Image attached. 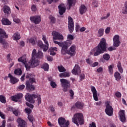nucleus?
<instances>
[{
	"label": "nucleus",
	"mask_w": 127,
	"mask_h": 127,
	"mask_svg": "<svg viewBox=\"0 0 127 127\" xmlns=\"http://www.w3.org/2000/svg\"><path fill=\"white\" fill-rule=\"evenodd\" d=\"M43 56V53L39 51L37 53H36V50L34 49L32 53V59L27 63L25 60L23 58H20L18 59L19 62H22L25 65V68L27 71L30 69V68H34L36 66L39 65V61L37 59L41 58Z\"/></svg>",
	"instance_id": "1"
},
{
	"label": "nucleus",
	"mask_w": 127,
	"mask_h": 127,
	"mask_svg": "<svg viewBox=\"0 0 127 127\" xmlns=\"http://www.w3.org/2000/svg\"><path fill=\"white\" fill-rule=\"evenodd\" d=\"M54 42L56 44L59 45L61 47H62L61 52L63 55H65V54H68L70 56H74V55H75L76 50V46L75 45L71 46L69 48V50H67L68 46L72 44L71 41H67L65 42L64 43H62L60 42L54 40Z\"/></svg>",
	"instance_id": "2"
},
{
	"label": "nucleus",
	"mask_w": 127,
	"mask_h": 127,
	"mask_svg": "<svg viewBox=\"0 0 127 127\" xmlns=\"http://www.w3.org/2000/svg\"><path fill=\"white\" fill-rule=\"evenodd\" d=\"M94 56H99L100 54H103L107 52V42L105 38H102L98 45L93 49Z\"/></svg>",
	"instance_id": "3"
},
{
	"label": "nucleus",
	"mask_w": 127,
	"mask_h": 127,
	"mask_svg": "<svg viewBox=\"0 0 127 127\" xmlns=\"http://www.w3.org/2000/svg\"><path fill=\"white\" fill-rule=\"evenodd\" d=\"M31 74H27L26 76V78L27 79H29V80H27L26 82V89L29 92H32V91H34L35 90V86L32 85L33 83H36V81L35 78L33 77H31Z\"/></svg>",
	"instance_id": "4"
},
{
	"label": "nucleus",
	"mask_w": 127,
	"mask_h": 127,
	"mask_svg": "<svg viewBox=\"0 0 127 127\" xmlns=\"http://www.w3.org/2000/svg\"><path fill=\"white\" fill-rule=\"evenodd\" d=\"M84 122L83 114L81 113L75 114L72 118V123L75 124L76 126H79V125H84Z\"/></svg>",
	"instance_id": "5"
},
{
	"label": "nucleus",
	"mask_w": 127,
	"mask_h": 127,
	"mask_svg": "<svg viewBox=\"0 0 127 127\" xmlns=\"http://www.w3.org/2000/svg\"><path fill=\"white\" fill-rule=\"evenodd\" d=\"M43 41H44L46 45L43 44V43L41 41H39L38 42V46L40 48H42L43 51L46 52L48 50V46H49V44H48V41L46 40V37L43 35Z\"/></svg>",
	"instance_id": "6"
},
{
	"label": "nucleus",
	"mask_w": 127,
	"mask_h": 127,
	"mask_svg": "<svg viewBox=\"0 0 127 127\" xmlns=\"http://www.w3.org/2000/svg\"><path fill=\"white\" fill-rule=\"evenodd\" d=\"M25 99L29 103H31V104H34L35 101L38 102V105L41 104V98L40 96H25Z\"/></svg>",
	"instance_id": "7"
},
{
	"label": "nucleus",
	"mask_w": 127,
	"mask_h": 127,
	"mask_svg": "<svg viewBox=\"0 0 127 127\" xmlns=\"http://www.w3.org/2000/svg\"><path fill=\"white\" fill-rule=\"evenodd\" d=\"M62 87L63 88L64 92H67L68 89L70 88V82L66 79L62 78L60 79Z\"/></svg>",
	"instance_id": "8"
},
{
	"label": "nucleus",
	"mask_w": 127,
	"mask_h": 127,
	"mask_svg": "<svg viewBox=\"0 0 127 127\" xmlns=\"http://www.w3.org/2000/svg\"><path fill=\"white\" fill-rule=\"evenodd\" d=\"M110 101H107L105 104L106 105V107L105 109V113L108 116L111 117L113 115V112H114V109L112 106L110 105Z\"/></svg>",
	"instance_id": "9"
},
{
	"label": "nucleus",
	"mask_w": 127,
	"mask_h": 127,
	"mask_svg": "<svg viewBox=\"0 0 127 127\" xmlns=\"http://www.w3.org/2000/svg\"><path fill=\"white\" fill-rule=\"evenodd\" d=\"M58 123L61 127H68V126L70 125L69 121H66V120L63 117L59 118Z\"/></svg>",
	"instance_id": "10"
},
{
	"label": "nucleus",
	"mask_w": 127,
	"mask_h": 127,
	"mask_svg": "<svg viewBox=\"0 0 127 127\" xmlns=\"http://www.w3.org/2000/svg\"><path fill=\"white\" fill-rule=\"evenodd\" d=\"M52 35H53L54 40H63L64 39V37L63 35L60 34V33L54 31L52 33Z\"/></svg>",
	"instance_id": "11"
},
{
	"label": "nucleus",
	"mask_w": 127,
	"mask_h": 127,
	"mask_svg": "<svg viewBox=\"0 0 127 127\" xmlns=\"http://www.w3.org/2000/svg\"><path fill=\"white\" fill-rule=\"evenodd\" d=\"M68 30L70 33L74 31V21L71 17H68Z\"/></svg>",
	"instance_id": "12"
},
{
	"label": "nucleus",
	"mask_w": 127,
	"mask_h": 127,
	"mask_svg": "<svg viewBox=\"0 0 127 127\" xmlns=\"http://www.w3.org/2000/svg\"><path fill=\"white\" fill-rule=\"evenodd\" d=\"M113 46L114 47H119L120 44H121V41H120V36L119 35H116L113 38Z\"/></svg>",
	"instance_id": "13"
},
{
	"label": "nucleus",
	"mask_w": 127,
	"mask_h": 127,
	"mask_svg": "<svg viewBox=\"0 0 127 127\" xmlns=\"http://www.w3.org/2000/svg\"><path fill=\"white\" fill-rule=\"evenodd\" d=\"M59 13L60 15H63L66 12V7L64 3H61L58 6Z\"/></svg>",
	"instance_id": "14"
},
{
	"label": "nucleus",
	"mask_w": 127,
	"mask_h": 127,
	"mask_svg": "<svg viewBox=\"0 0 127 127\" xmlns=\"http://www.w3.org/2000/svg\"><path fill=\"white\" fill-rule=\"evenodd\" d=\"M30 19L35 24H38L41 21V18L39 16L30 17Z\"/></svg>",
	"instance_id": "15"
},
{
	"label": "nucleus",
	"mask_w": 127,
	"mask_h": 127,
	"mask_svg": "<svg viewBox=\"0 0 127 127\" xmlns=\"http://www.w3.org/2000/svg\"><path fill=\"white\" fill-rule=\"evenodd\" d=\"M17 122L18 123V127H27L26 122L22 119L20 118H18Z\"/></svg>",
	"instance_id": "16"
},
{
	"label": "nucleus",
	"mask_w": 127,
	"mask_h": 127,
	"mask_svg": "<svg viewBox=\"0 0 127 127\" xmlns=\"http://www.w3.org/2000/svg\"><path fill=\"white\" fill-rule=\"evenodd\" d=\"M72 73L74 75H80L81 73V69H80L79 65L75 64L74 68L72 70Z\"/></svg>",
	"instance_id": "17"
},
{
	"label": "nucleus",
	"mask_w": 127,
	"mask_h": 127,
	"mask_svg": "<svg viewBox=\"0 0 127 127\" xmlns=\"http://www.w3.org/2000/svg\"><path fill=\"white\" fill-rule=\"evenodd\" d=\"M76 0H67V9L70 10L71 9V7H73V6H75L76 4Z\"/></svg>",
	"instance_id": "18"
},
{
	"label": "nucleus",
	"mask_w": 127,
	"mask_h": 127,
	"mask_svg": "<svg viewBox=\"0 0 127 127\" xmlns=\"http://www.w3.org/2000/svg\"><path fill=\"white\" fill-rule=\"evenodd\" d=\"M119 117L120 121L122 123H126V114H125V110H121L119 113Z\"/></svg>",
	"instance_id": "19"
},
{
	"label": "nucleus",
	"mask_w": 127,
	"mask_h": 127,
	"mask_svg": "<svg viewBox=\"0 0 127 127\" xmlns=\"http://www.w3.org/2000/svg\"><path fill=\"white\" fill-rule=\"evenodd\" d=\"M8 36L4 30L0 28V40H3L2 38H7Z\"/></svg>",
	"instance_id": "20"
},
{
	"label": "nucleus",
	"mask_w": 127,
	"mask_h": 127,
	"mask_svg": "<svg viewBox=\"0 0 127 127\" xmlns=\"http://www.w3.org/2000/svg\"><path fill=\"white\" fill-rule=\"evenodd\" d=\"M4 13H5V14H10L11 11H10V8L8 7L7 5H4L2 8Z\"/></svg>",
	"instance_id": "21"
},
{
	"label": "nucleus",
	"mask_w": 127,
	"mask_h": 127,
	"mask_svg": "<svg viewBox=\"0 0 127 127\" xmlns=\"http://www.w3.org/2000/svg\"><path fill=\"white\" fill-rule=\"evenodd\" d=\"M79 11L80 14H84L87 11V7L84 4L81 5L79 7Z\"/></svg>",
	"instance_id": "22"
},
{
	"label": "nucleus",
	"mask_w": 127,
	"mask_h": 127,
	"mask_svg": "<svg viewBox=\"0 0 127 127\" xmlns=\"http://www.w3.org/2000/svg\"><path fill=\"white\" fill-rule=\"evenodd\" d=\"M9 77L10 78V81L11 84H15L18 82V80L16 78L13 77L10 73H9Z\"/></svg>",
	"instance_id": "23"
},
{
	"label": "nucleus",
	"mask_w": 127,
	"mask_h": 127,
	"mask_svg": "<svg viewBox=\"0 0 127 127\" xmlns=\"http://www.w3.org/2000/svg\"><path fill=\"white\" fill-rule=\"evenodd\" d=\"M1 22L4 25H10L11 22L7 18H3L2 19Z\"/></svg>",
	"instance_id": "24"
},
{
	"label": "nucleus",
	"mask_w": 127,
	"mask_h": 127,
	"mask_svg": "<svg viewBox=\"0 0 127 127\" xmlns=\"http://www.w3.org/2000/svg\"><path fill=\"white\" fill-rule=\"evenodd\" d=\"M22 98L21 96H13L11 97V99L13 102H18Z\"/></svg>",
	"instance_id": "25"
},
{
	"label": "nucleus",
	"mask_w": 127,
	"mask_h": 127,
	"mask_svg": "<svg viewBox=\"0 0 127 127\" xmlns=\"http://www.w3.org/2000/svg\"><path fill=\"white\" fill-rule=\"evenodd\" d=\"M76 108H77V109H79L80 110H82V109H83V108H84V104H83V103L82 102H77L75 103V105Z\"/></svg>",
	"instance_id": "26"
},
{
	"label": "nucleus",
	"mask_w": 127,
	"mask_h": 127,
	"mask_svg": "<svg viewBox=\"0 0 127 127\" xmlns=\"http://www.w3.org/2000/svg\"><path fill=\"white\" fill-rule=\"evenodd\" d=\"M59 76L61 78H66V77H70V73L65 72L60 73Z\"/></svg>",
	"instance_id": "27"
},
{
	"label": "nucleus",
	"mask_w": 127,
	"mask_h": 127,
	"mask_svg": "<svg viewBox=\"0 0 127 127\" xmlns=\"http://www.w3.org/2000/svg\"><path fill=\"white\" fill-rule=\"evenodd\" d=\"M12 38L14 40H19V39L21 38L20 34L18 32L15 33L13 35Z\"/></svg>",
	"instance_id": "28"
},
{
	"label": "nucleus",
	"mask_w": 127,
	"mask_h": 127,
	"mask_svg": "<svg viewBox=\"0 0 127 127\" xmlns=\"http://www.w3.org/2000/svg\"><path fill=\"white\" fill-rule=\"evenodd\" d=\"M114 77L116 78V81H120V80L122 79V76H121V74H120L119 72L118 71H116L115 73Z\"/></svg>",
	"instance_id": "29"
},
{
	"label": "nucleus",
	"mask_w": 127,
	"mask_h": 127,
	"mask_svg": "<svg viewBox=\"0 0 127 127\" xmlns=\"http://www.w3.org/2000/svg\"><path fill=\"white\" fill-rule=\"evenodd\" d=\"M122 13H124V14H127V1L125 2V7H123L122 8Z\"/></svg>",
	"instance_id": "30"
},
{
	"label": "nucleus",
	"mask_w": 127,
	"mask_h": 127,
	"mask_svg": "<svg viewBox=\"0 0 127 127\" xmlns=\"http://www.w3.org/2000/svg\"><path fill=\"white\" fill-rule=\"evenodd\" d=\"M58 69L59 72H65V71H66V69L62 65H59L58 66Z\"/></svg>",
	"instance_id": "31"
},
{
	"label": "nucleus",
	"mask_w": 127,
	"mask_h": 127,
	"mask_svg": "<svg viewBox=\"0 0 127 127\" xmlns=\"http://www.w3.org/2000/svg\"><path fill=\"white\" fill-rule=\"evenodd\" d=\"M0 43L2 44L4 48H7L8 44L4 40H0Z\"/></svg>",
	"instance_id": "32"
},
{
	"label": "nucleus",
	"mask_w": 127,
	"mask_h": 127,
	"mask_svg": "<svg viewBox=\"0 0 127 127\" xmlns=\"http://www.w3.org/2000/svg\"><path fill=\"white\" fill-rule=\"evenodd\" d=\"M103 58L106 60V61H109L110 60V59L111 58V57L110 56V55L109 54H105L103 56Z\"/></svg>",
	"instance_id": "33"
},
{
	"label": "nucleus",
	"mask_w": 127,
	"mask_h": 127,
	"mask_svg": "<svg viewBox=\"0 0 127 127\" xmlns=\"http://www.w3.org/2000/svg\"><path fill=\"white\" fill-rule=\"evenodd\" d=\"M22 74V71L21 69H17L14 70V74L15 75H21Z\"/></svg>",
	"instance_id": "34"
},
{
	"label": "nucleus",
	"mask_w": 127,
	"mask_h": 127,
	"mask_svg": "<svg viewBox=\"0 0 127 127\" xmlns=\"http://www.w3.org/2000/svg\"><path fill=\"white\" fill-rule=\"evenodd\" d=\"M103 35H104V29H99L98 30V36L101 37V36H103Z\"/></svg>",
	"instance_id": "35"
},
{
	"label": "nucleus",
	"mask_w": 127,
	"mask_h": 127,
	"mask_svg": "<svg viewBox=\"0 0 127 127\" xmlns=\"http://www.w3.org/2000/svg\"><path fill=\"white\" fill-rule=\"evenodd\" d=\"M0 102L3 104H5L6 103V100L5 99V97L3 96H0Z\"/></svg>",
	"instance_id": "36"
},
{
	"label": "nucleus",
	"mask_w": 127,
	"mask_h": 127,
	"mask_svg": "<svg viewBox=\"0 0 127 127\" xmlns=\"http://www.w3.org/2000/svg\"><path fill=\"white\" fill-rule=\"evenodd\" d=\"M91 91L93 93V96H98V94H97V90H96L95 87L91 86Z\"/></svg>",
	"instance_id": "37"
},
{
	"label": "nucleus",
	"mask_w": 127,
	"mask_h": 127,
	"mask_svg": "<svg viewBox=\"0 0 127 127\" xmlns=\"http://www.w3.org/2000/svg\"><path fill=\"white\" fill-rule=\"evenodd\" d=\"M13 114H14L16 117L20 114V112H19V110L18 109H14L13 111Z\"/></svg>",
	"instance_id": "38"
},
{
	"label": "nucleus",
	"mask_w": 127,
	"mask_h": 127,
	"mask_svg": "<svg viewBox=\"0 0 127 127\" xmlns=\"http://www.w3.org/2000/svg\"><path fill=\"white\" fill-rule=\"evenodd\" d=\"M42 68H43L45 71H48V69H49V65H48V64H43Z\"/></svg>",
	"instance_id": "39"
},
{
	"label": "nucleus",
	"mask_w": 127,
	"mask_h": 127,
	"mask_svg": "<svg viewBox=\"0 0 127 127\" xmlns=\"http://www.w3.org/2000/svg\"><path fill=\"white\" fill-rule=\"evenodd\" d=\"M28 119L29 121L31 122V123H32V124H33V122L34 121V118H33V116H32V115H28Z\"/></svg>",
	"instance_id": "40"
},
{
	"label": "nucleus",
	"mask_w": 127,
	"mask_h": 127,
	"mask_svg": "<svg viewBox=\"0 0 127 127\" xmlns=\"http://www.w3.org/2000/svg\"><path fill=\"white\" fill-rule=\"evenodd\" d=\"M49 18L50 19L52 23H55V21H56L55 17L51 15L49 17Z\"/></svg>",
	"instance_id": "41"
},
{
	"label": "nucleus",
	"mask_w": 127,
	"mask_h": 127,
	"mask_svg": "<svg viewBox=\"0 0 127 127\" xmlns=\"http://www.w3.org/2000/svg\"><path fill=\"white\" fill-rule=\"evenodd\" d=\"M29 42L30 43L32 44V45H35V40L33 38H31L29 40Z\"/></svg>",
	"instance_id": "42"
},
{
	"label": "nucleus",
	"mask_w": 127,
	"mask_h": 127,
	"mask_svg": "<svg viewBox=\"0 0 127 127\" xmlns=\"http://www.w3.org/2000/svg\"><path fill=\"white\" fill-rule=\"evenodd\" d=\"M25 88V85L22 84L20 85H19L17 87V90H23Z\"/></svg>",
	"instance_id": "43"
},
{
	"label": "nucleus",
	"mask_w": 127,
	"mask_h": 127,
	"mask_svg": "<svg viewBox=\"0 0 127 127\" xmlns=\"http://www.w3.org/2000/svg\"><path fill=\"white\" fill-rule=\"evenodd\" d=\"M108 68H109V72L110 73V74H113V65H110L108 66Z\"/></svg>",
	"instance_id": "44"
},
{
	"label": "nucleus",
	"mask_w": 127,
	"mask_h": 127,
	"mask_svg": "<svg viewBox=\"0 0 127 127\" xmlns=\"http://www.w3.org/2000/svg\"><path fill=\"white\" fill-rule=\"evenodd\" d=\"M51 86L53 88H56V87H57V85H56V83L54 81L51 82Z\"/></svg>",
	"instance_id": "45"
},
{
	"label": "nucleus",
	"mask_w": 127,
	"mask_h": 127,
	"mask_svg": "<svg viewBox=\"0 0 127 127\" xmlns=\"http://www.w3.org/2000/svg\"><path fill=\"white\" fill-rule=\"evenodd\" d=\"M25 111L26 112V113H27V114L28 115H30V114L31 113V109H29V108H26L25 109Z\"/></svg>",
	"instance_id": "46"
},
{
	"label": "nucleus",
	"mask_w": 127,
	"mask_h": 127,
	"mask_svg": "<svg viewBox=\"0 0 127 127\" xmlns=\"http://www.w3.org/2000/svg\"><path fill=\"white\" fill-rule=\"evenodd\" d=\"M75 25H76L75 30L76 32H78V31H80V26L78 23H76Z\"/></svg>",
	"instance_id": "47"
},
{
	"label": "nucleus",
	"mask_w": 127,
	"mask_h": 127,
	"mask_svg": "<svg viewBox=\"0 0 127 127\" xmlns=\"http://www.w3.org/2000/svg\"><path fill=\"white\" fill-rule=\"evenodd\" d=\"M31 9L32 11H36V9H37V8H36V5L34 4L32 5L31 7Z\"/></svg>",
	"instance_id": "48"
},
{
	"label": "nucleus",
	"mask_w": 127,
	"mask_h": 127,
	"mask_svg": "<svg viewBox=\"0 0 127 127\" xmlns=\"http://www.w3.org/2000/svg\"><path fill=\"white\" fill-rule=\"evenodd\" d=\"M67 38L69 40H73V39H74V36H73L72 35H68Z\"/></svg>",
	"instance_id": "49"
},
{
	"label": "nucleus",
	"mask_w": 127,
	"mask_h": 127,
	"mask_svg": "<svg viewBox=\"0 0 127 127\" xmlns=\"http://www.w3.org/2000/svg\"><path fill=\"white\" fill-rule=\"evenodd\" d=\"M26 106H27V107H29V108H31V109H33V105L29 104L27 102L26 103Z\"/></svg>",
	"instance_id": "50"
},
{
	"label": "nucleus",
	"mask_w": 127,
	"mask_h": 127,
	"mask_svg": "<svg viewBox=\"0 0 127 127\" xmlns=\"http://www.w3.org/2000/svg\"><path fill=\"white\" fill-rule=\"evenodd\" d=\"M13 20L14 22H16V23H19V22H20V20L19 19L13 18Z\"/></svg>",
	"instance_id": "51"
},
{
	"label": "nucleus",
	"mask_w": 127,
	"mask_h": 127,
	"mask_svg": "<svg viewBox=\"0 0 127 127\" xmlns=\"http://www.w3.org/2000/svg\"><path fill=\"white\" fill-rule=\"evenodd\" d=\"M97 72L98 73H102L103 72V67H100L97 69Z\"/></svg>",
	"instance_id": "52"
},
{
	"label": "nucleus",
	"mask_w": 127,
	"mask_h": 127,
	"mask_svg": "<svg viewBox=\"0 0 127 127\" xmlns=\"http://www.w3.org/2000/svg\"><path fill=\"white\" fill-rule=\"evenodd\" d=\"M110 30H111V28L110 27H107L105 30V33L106 34L110 33Z\"/></svg>",
	"instance_id": "53"
},
{
	"label": "nucleus",
	"mask_w": 127,
	"mask_h": 127,
	"mask_svg": "<svg viewBox=\"0 0 127 127\" xmlns=\"http://www.w3.org/2000/svg\"><path fill=\"white\" fill-rule=\"evenodd\" d=\"M15 109V108H12V107H8V111H9V112H12L13 113V110Z\"/></svg>",
	"instance_id": "54"
},
{
	"label": "nucleus",
	"mask_w": 127,
	"mask_h": 127,
	"mask_svg": "<svg viewBox=\"0 0 127 127\" xmlns=\"http://www.w3.org/2000/svg\"><path fill=\"white\" fill-rule=\"evenodd\" d=\"M86 30V28L85 27H81L79 31L80 32H84Z\"/></svg>",
	"instance_id": "55"
},
{
	"label": "nucleus",
	"mask_w": 127,
	"mask_h": 127,
	"mask_svg": "<svg viewBox=\"0 0 127 127\" xmlns=\"http://www.w3.org/2000/svg\"><path fill=\"white\" fill-rule=\"evenodd\" d=\"M86 62L88 64H91L92 63H93V62L91 60H90L89 59H86Z\"/></svg>",
	"instance_id": "56"
},
{
	"label": "nucleus",
	"mask_w": 127,
	"mask_h": 127,
	"mask_svg": "<svg viewBox=\"0 0 127 127\" xmlns=\"http://www.w3.org/2000/svg\"><path fill=\"white\" fill-rule=\"evenodd\" d=\"M50 51H53L54 52V51H57V48H56V47L51 48L50 49Z\"/></svg>",
	"instance_id": "57"
},
{
	"label": "nucleus",
	"mask_w": 127,
	"mask_h": 127,
	"mask_svg": "<svg viewBox=\"0 0 127 127\" xmlns=\"http://www.w3.org/2000/svg\"><path fill=\"white\" fill-rule=\"evenodd\" d=\"M89 127H96V123L92 122L91 124H90Z\"/></svg>",
	"instance_id": "58"
},
{
	"label": "nucleus",
	"mask_w": 127,
	"mask_h": 127,
	"mask_svg": "<svg viewBox=\"0 0 127 127\" xmlns=\"http://www.w3.org/2000/svg\"><path fill=\"white\" fill-rule=\"evenodd\" d=\"M109 51H113V50H116V48H113L112 47H110L108 48Z\"/></svg>",
	"instance_id": "59"
},
{
	"label": "nucleus",
	"mask_w": 127,
	"mask_h": 127,
	"mask_svg": "<svg viewBox=\"0 0 127 127\" xmlns=\"http://www.w3.org/2000/svg\"><path fill=\"white\" fill-rule=\"evenodd\" d=\"M99 65V63L95 62L92 64V67H96V66H98Z\"/></svg>",
	"instance_id": "60"
},
{
	"label": "nucleus",
	"mask_w": 127,
	"mask_h": 127,
	"mask_svg": "<svg viewBox=\"0 0 127 127\" xmlns=\"http://www.w3.org/2000/svg\"><path fill=\"white\" fill-rule=\"evenodd\" d=\"M80 80L82 81L83 80V79H85V74H81L80 75Z\"/></svg>",
	"instance_id": "61"
},
{
	"label": "nucleus",
	"mask_w": 127,
	"mask_h": 127,
	"mask_svg": "<svg viewBox=\"0 0 127 127\" xmlns=\"http://www.w3.org/2000/svg\"><path fill=\"white\" fill-rule=\"evenodd\" d=\"M0 127H5V121H2V125L1 126H0Z\"/></svg>",
	"instance_id": "62"
},
{
	"label": "nucleus",
	"mask_w": 127,
	"mask_h": 127,
	"mask_svg": "<svg viewBox=\"0 0 127 127\" xmlns=\"http://www.w3.org/2000/svg\"><path fill=\"white\" fill-rule=\"evenodd\" d=\"M0 117H1V118L2 119H4V115L3 113H2L1 112H0Z\"/></svg>",
	"instance_id": "63"
},
{
	"label": "nucleus",
	"mask_w": 127,
	"mask_h": 127,
	"mask_svg": "<svg viewBox=\"0 0 127 127\" xmlns=\"http://www.w3.org/2000/svg\"><path fill=\"white\" fill-rule=\"evenodd\" d=\"M69 93L70 94L71 96H73L74 95V91L72 90V89H70L69 90Z\"/></svg>",
	"instance_id": "64"
}]
</instances>
